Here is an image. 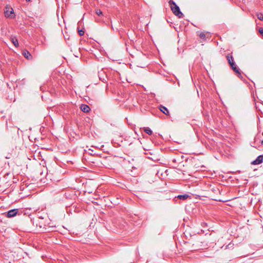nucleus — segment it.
Wrapping results in <instances>:
<instances>
[{
	"mask_svg": "<svg viewBox=\"0 0 263 263\" xmlns=\"http://www.w3.org/2000/svg\"><path fill=\"white\" fill-rule=\"evenodd\" d=\"M170 4L171 5V10L173 13L177 16L179 18H181L183 16V14L181 12L179 6L173 1L169 2Z\"/></svg>",
	"mask_w": 263,
	"mask_h": 263,
	"instance_id": "1",
	"label": "nucleus"
},
{
	"mask_svg": "<svg viewBox=\"0 0 263 263\" xmlns=\"http://www.w3.org/2000/svg\"><path fill=\"white\" fill-rule=\"evenodd\" d=\"M6 8L7 10L4 12L5 16L8 18H14L15 16V15L14 14L13 9L11 7H9L8 6H7Z\"/></svg>",
	"mask_w": 263,
	"mask_h": 263,
	"instance_id": "2",
	"label": "nucleus"
},
{
	"mask_svg": "<svg viewBox=\"0 0 263 263\" xmlns=\"http://www.w3.org/2000/svg\"><path fill=\"white\" fill-rule=\"evenodd\" d=\"M263 162V155L258 156L257 158L251 162L253 165H257Z\"/></svg>",
	"mask_w": 263,
	"mask_h": 263,
	"instance_id": "3",
	"label": "nucleus"
},
{
	"mask_svg": "<svg viewBox=\"0 0 263 263\" xmlns=\"http://www.w3.org/2000/svg\"><path fill=\"white\" fill-rule=\"evenodd\" d=\"M18 213V209H15L9 211L7 213L8 217H13L17 215Z\"/></svg>",
	"mask_w": 263,
	"mask_h": 263,
	"instance_id": "4",
	"label": "nucleus"
},
{
	"mask_svg": "<svg viewBox=\"0 0 263 263\" xmlns=\"http://www.w3.org/2000/svg\"><path fill=\"white\" fill-rule=\"evenodd\" d=\"M80 108L84 112H88L90 110V107L86 104H81Z\"/></svg>",
	"mask_w": 263,
	"mask_h": 263,
	"instance_id": "5",
	"label": "nucleus"
},
{
	"mask_svg": "<svg viewBox=\"0 0 263 263\" xmlns=\"http://www.w3.org/2000/svg\"><path fill=\"white\" fill-rule=\"evenodd\" d=\"M159 109L165 115H168L169 111L166 107L161 105L159 106Z\"/></svg>",
	"mask_w": 263,
	"mask_h": 263,
	"instance_id": "6",
	"label": "nucleus"
},
{
	"mask_svg": "<svg viewBox=\"0 0 263 263\" xmlns=\"http://www.w3.org/2000/svg\"><path fill=\"white\" fill-rule=\"evenodd\" d=\"M190 196L189 195L185 194L184 195H179L175 197V198H177L182 200H185L186 199H187Z\"/></svg>",
	"mask_w": 263,
	"mask_h": 263,
	"instance_id": "7",
	"label": "nucleus"
},
{
	"mask_svg": "<svg viewBox=\"0 0 263 263\" xmlns=\"http://www.w3.org/2000/svg\"><path fill=\"white\" fill-rule=\"evenodd\" d=\"M33 224L35 225L36 227H39L40 228H42V225L41 224V222L40 221V218H37L36 219H33Z\"/></svg>",
	"mask_w": 263,
	"mask_h": 263,
	"instance_id": "8",
	"label": "nucleus"
},
{
	"mask_svg": "<svg viewBox=\"0 0 263 263\" xmlns=\"http://www.w3.org/2000/svg\"><path fill=\"white\" fill-rule=\"evenodd\" d=\"M23 54L24 56V57L25 58H26L27 59L29 60V59H31V58H32L31 54L27 50H24L23 51Z\"/></svg>",
	"mask_w": 263,
	"mask_h": 263,
	"instance_id": "9",
	"label": "nucleus"
},
{
	"mask_svg": "<svg viewBox=\"0 0 263 263\" xmlns=\"http://www.w3.org/2000/svg\"><path fill=\"white\" fill-rule=\"evenodd\" d=\"M227 59L228 61L229 64L231 65L232 63H234V60L232 55L228 54L227 55Z\"/></svg>",
	"mask_w": 263,
	"mask_h": 263,
	"instance_id": "10",
	"label": "nucleus"
},
{
	"mask_svg": "<svg viewBox=\"0 0 263 263\" xmlns=\"http://www.w3.org/2000/svg\"><path fill=\"white\" fill-rule=\"evenodd\" d=\"M11 41L15 47H17L18 46V42L17 39L15 37L11 38Z\"/></svg>",
	"mask_w": 263,
	"mask_h": 263,
	"instance_id": "11",
	"label": "nucleus"
},
{
	"mask_svg": "<svg viewBox=\"0 0 263 263\" xmlns=\"http://www.w3.org/2000/svg\"><path fill=\"white\" fill-rule=\"evenodd\" d=\"M144 131L148 135H152L153 131L149 127H144Z\"/></svg>",
	"mask_w": 263,
	"mask_h": 263,
	"instance_id": "12",
	"label": "nucleus"
},
{
	"mask_svg": "<svg viewBox=\"0 0 263 263\" xmlns=\"http://www.w3.org/2000/svg\"><path fill=\"white\" fill-rule=\"evenodd\" d=\"M232 69L235 73H236L238 74V77L241 76V73L239 71V69L237 66L235 67H234V68H233Z\"/></svg>",
	"mask_w": 263,
	"mask_h": 263,
	"instance_id": "13",
	"label": "nucleus"
},
{
	"mask_svg": "<svg viewBox=\"0 0 263 263\" xmlns=\"http://www.w3.org/2000/svg\"><path fill=\"white\" fill-rule=\"evenodd\" d=\"M257 18L260 21H263V14L261 13H257L256 14Z\"/></svg>",
	"mask_w": 263,
	"mask_h": 263,
	"instance_id": "14",
	"label": "nucleus"
},
{
	"mask_svg": "<svg viewBox=\"0 0 263 263\" xmlns=\"http://www.w3.org/2000/svg\"><path fill=\"white\" fill-rule=\"evenodd\" d=\"M78 33H79L80 35L82 36V35H84V30L83 29H80L79 27H78Z\"/></svg>",
	"mask_w": 263,
	"mask_h": 263,
	"instance_id": "15",
	"label": "nucleus"
},
{
	"mask_svg": "<svg viewBox=\"0 0 263 263\" xmlns=\"http://www.w3.org/2000/svg\"><path fill=\"white\" fill-rule=\"evenodd\" d=\"M199 36L201 39L205 40L206 38V34L204 32H201L200 33Z\"/></svg>",
	"mask_w": 263,
	"mask_h": 263,
	"instance_id": "16",
	"label": "nucleus"
},
{
	"mask_svg": "<svg viewBox=\"0 0 263 263\" xmlns=\"http://www.w3.org/2000/svg\"><path fill=\"white\" fill-rule=\"evenodd\" d=\"M96 13L98 16H101L102 15V12L100 9H97Z\"/></svg>",
	"mask_w": 263,
	"mask_h": 263,
	"instance_id": "17",
	"label": "nucleus"
},
{
	"mask_svg": "<svg viewBox=\"0 0 263 263\" xmlns=\"http://www.w3.org/2000/svg\"><path fill=\"white\" fill-rule=\"evenodd\" d=\"M259 33L263 36V28L262 27H261L259 29V30H258Z\"/></svg>",
	"mask_w": 263,
	"mask_h": 263,
	"instance_id": "18",
	"label": "nucleus"
},
{
	"mask_svg": "<svg viewBox=\"0 0 263 263\" xmlns=\"http://www.w3.org/2000/svg\"><path fill=\"white\" fill-rule=\"evenodd\" d=\"M231 64H232L230 65V66L232 69H233V68H234V67H235L237 66L235 64V62H234V63H232Z\"/></svg>",
	"mask_w": 263,
	"mask_h": 263,
	"instance_id": "19",
	"label": "nucleus"
},
{
	"mask_svg": "<svg viewBox=\"0 0 263 263\" xmlns=\"http://www.w3.org/2000/svg\"><path fill=\"white\" fill-rule=\"evenodd\" d=\"M62 17H63V18H64L63 15H62ZM63 22H64V23H65V20H64V18H63Z\"/></svg>",
	"mask_w": 263,
	"mask_h": 263,
	"instance_id": "20",
	"label": "nucleus"
},
{
	"mask_svg": "<svg viewBox=\"0 0 263 263\" xmlns=\"http://www.w3.org/2000/svg\"><path fill=\"white\" fill-rule=\"evenodd\" d=\"M68 212H69V211H68V209H67V211H66L67 213H68Z\"/></svg>",
	"mask_w": 263,
	"mask_h": 263,
	"instance_id": "21",
	"label": "nucleus"
},
{
	"mask_svg": "<svg viewBox=\"0 0 263 263\" xmlns=\"http://www.w3.org/2000/svg\"><path fill=\"white\" fill-rule=\"evenodd\" d=\"M80 24H81V23L79 22L78 23V24L79 25Z\"/></svg>",
	"mask_w": 263,
	"mask_h": 263,
	"instance_id": "22",
	"label": "nucleus"
},
{
	"mask_svg": "<svg viewBox=\"0 0 263 263\" xmlns=\"http://www.w3.org/2000/svg\"><path fill=\"white\" fill-rule=\"evenodd\" d=\"M261 144H263V140L261 141Z\"/></svg>",
	"mask_w": 263,
	"mask_h": 263,
	"instance_id": "23",
	"label": "nucleus"
},
{
	"mask_svg": "<svg viewBox=\"0 0 263 263\" xmlns=\"http://www.w3.org/2000/svg\"><path fill=\"white\" fill-rule=\"evenodd\" d=\"M27 2H29L30 1V0H26Z\"/></svg>",
	"mask_w": 263,
	"mask_h": 263,
	"instance_id": "24",
	"label": "nucleus"
},
{
	"mask_svg": "<svg viewBox=\"0 0 263 263\" xmlns=\"http://www.w3.org/2000/svg\"><path fill=\"white\" fill-rule=\"evenodd\" d=\"M70 162L72 164H73V162H72V161H70Z\"/></svg>",
	"mask_w": 263,
	"mask_h": 263,
	"instance_id": "25",
	"label": "nucleus"
}]
</instances>
